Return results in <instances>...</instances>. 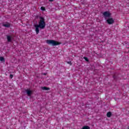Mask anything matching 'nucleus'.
<instances>
[{"instance_id":"f257e3e1","label":"nucleus","mask_w":129,"mask_h":129,"mask_svg":"<svg viewBox=\"0 0 129 129\" xmlns=\"http://www.w3.org/2000/svg\"><path fill=\"white\" fill-rule=\"evenodd\" d=\"M40 20L38 22L39 25H35L34 27L35 28V31L36 34H38L40 32L39 28L42 30L46 27V23H45V19L43 17H40Z\"/></svg>"},{"instance_id":"f03ea898","label":"nucleus","mask_w":129,"mask_h":129,"mask_svg":"<svg viewBox=\"0 0 129 129\" xmlns=\"http://www.w3.org/2000/svg\"><path fill=\"white\" fill-rule=\"evenodd\" d=\"M46 42L47 44H48V45H51V46H58V45L61 44V43L53 40H47Z\"/></svg>"},{"instance_id":"7ed1b4c3","label":"nucleus","mask_w":129,"mask_h":129,"mask_svg":"<svg viewBox=\"0 0 129 129\" xmlns=\"http://www.w3.org/2000/svg\"><path fill=\"white\" fill-rule=\"evenodd\" d=\"M103 15L104 16V18H105V20H106L107 18H109L110 16H111V13L108 11L104 12L103 13Z\"/></svg>"},{"instance_id":"20e7f679","label":"nucleus","mask_w":129,"mask_h":129,"mask_svg":"<svg viewBox=\"0 0 129 129\" xmlns=\"http://www.w3.org/2000/svg\"><path fill=\"white\" fill-rule=\"evenodd\" d=\"M107 23L109 24V25H111L113 23H114V20H113V19H112V18H108V19H107Z\"/></svg>"},{"instance_id":"39448f33","label":"nucleus","mask_w":129,"mask_h":129,"mask_svg":"<svg viewBox=\"0 0 129 129\" xmlns=\"http://www.w3.org/2000/svg\"><path fill=\"white\" fill-rule=\"evenodd\" d=\"M25 92H26L28 96H31V95H32V93H33V91L30 90V89H27V90H25Z\"/></svg>"},{"instance_id":"423d86ee","label":"nucleus","mask_w":129,"mask_h":129,"mask_svg":"<svg viewBox=\"0 0 129 129\" xmlns=\"http://www.w3.org/2000/svg\"><path fill=\"white\" fill-rule=\"evenodd\" d=\"M7 38L8 42H12V41H13V36L10 35H7Z\"/></svg>"},{"instance_id":"0eeeda50","label":"nucleus","mask_w":129,"mask_h":129,"mask_svg":"<svg viewBox=\"0 0 129 129\" xmlns=\"http://www.w3.org/2000/svg\"><path fill=\"white\" fill-rule=\"evenodd\" d=\"M3 26L4 27H6V28H9V27H10V23H6L3 24Z\"/></svg>"},{"instance_id":"6e6552de","label":"nucleus","mask_w":129,"mask_h":129,"mask_svg":"<svg viewBox=\"0 0 129 129\" xmlns=\"http://www.w3.org/2000/svg\"><path fill=\"white\" fill-rule=\"evenodd\" d=\"M43 90H50V88H47L46 87H43L41 88Z\"/></svg>"},{"instance_id":"1a4fd4ad","label":"nucleus","mask_w":129,"mask_h":129,"mask_svg":"<svg viewBox=\"0 0 129 129\" xmlns=\"http://www.w3.org/2000/svg\"><path fill=\"white\" fill-rule=\"evenodd\" d=\"M107 117H110V116H111V112H108L107 113Z\"/></svg>"},{"instance_id":"9d476101","label":"nucleus","mask_w":129,"mask_h":129,"mask_svg":"<svg viewBox=\"0 0 129 129\" xmlns=\"http://www.w3.org/2000/svg\"><path fill=\"white\" fill-rule=\"evenodd\" d=\"M82 129H90V127L89 126H84Z\"/></svg>"},{"instance_id":"9b49d317","label":"nucleus","mask_w":129,"mask_h":129,"mask_svg":"<svg viewBox=\"0 0 129 129\" xmlns=\"http://www.w3.org/2000/svg\"><path fill=\"white\" fill-rule=\"evenodd\" d=\"M0 61L4 62V61H5V58L3 57H0Z\"/></svg>"},{"instance_id":"f8f14e48","label":"nucleus","mask_w":129,"mask_h":129,"mask_svg":"<svg viewBox=\"0 0 129 129\" xmlns=\"http://www.w3.org/2000/svg\"><path fill=\"white\" fill-rule=\"evenodd\" d=\"M41 11H45V7H41Z\"/></svg>"},{"instance_id":"ddd939ff","label":"nucleus","mask_w":129,"mask_h":129,"mask_svg":"<svg viewBox=\"0 0 129 129\" xmlns=\"http://www.w3.org/2000/svg\"><path fill=\"white\" fill-rule=\"evenodd\" d=\"M84 59L86 60V61H88V58H87V57H84Z\"/></svg>"},{"instance_id":"4468645a","label":"nucleus","mask_w":129,"mask_h":129,"mask_svg":"<svg viewBox=\"0 0 129 129\" xmlns=\"http://www.w3.org/2000/svg\"><path fill=\"white\" fill-rule=\"evenodd\" d=\"M67 63H68V64H69L70 65H72V63L71 62V61H68Z\"/></svg>"},{"instance_id":"2eb2a0df","label":"nucleus","mask_w":129,"mask_h":129,"mask_svg":"<svg viewBox=\"0 0 129 129\" xmlns=\"http://www.w3.org/2000/svg\"><path fill=\"white\" fill-rule=\"evenodd\" d=\"M13 75H10V78H13Z\"/></svg>"},{"instance_id":"dca6fc26","label":"nucleus","mask_w":129,"mask_h":129,"mask_svg":"<svg viewBox=\"0 0 129 129\" xmlns=\"http://www.w3.org/2000/svg\"><path fill=\"white\" fill-rule=\"evenodd\" d=\"M49 2H53V0H49Z\"/></svg>"},{"instance_id":"f3484780","label":"nucleus","mask_w":129,"mask_h":129,"mask_svg":"<svg viewBox=\"0 0 129 129\" xmlns=\"http://www.w3.org/2000/svg\"><path fill=\"white\" fill-rule=\"evenodd\" d=\"M44 75H46V74H44Z\"/></svg>"}]
</instances>
